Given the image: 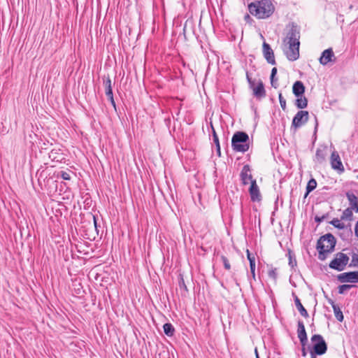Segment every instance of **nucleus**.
<instances>
[{
	"mask_svg": "<svg viewBox=\"0 0 358 358\" xmlns=\"http://www.w3.org/2000/svg\"><path fill=\"white\" fill-rule=\"evenodd\" d=\"M300 33L292 27L282 41V50L287 59L296 61L299 57Z\"/></svg>",
	"mask_w": 358,
	"mask_h": 358,
	"instance_id": "nucleus-1",
	"label": "nucleus"
},
{
	"mask_svg": "<svg viewBox=\"0 0 358 358\" xmlns=\"http://www.w3.org/2000/svg\"><path fill=\"white\" fill-rule=\"evenodd\" d=\"M248 10L257 19H265L273 13L275 7L269 0H261L250 3Z\"/></svg>",
	"mask_w": 358,
	"mask_h": 358,
	"instance_id": "nucleus-2",
	"label": "nucleus"
},
{
	"mask_svg": "<svg viewBox=\"0 0 358 358\" xmlns=\"http://www.w3.org/2000/svg\"><path fill=\"white\" fill-rule=\"evenodd\" d=\"M335 245L336 239L333 235L328 234L320 237L317 243L319 259H326L327 255L333 252Z\"/></svg>",
	"mask_w": 358,
	"mask_h": 358,
	"instance_id": "nucleus-3",
	"label": "nucleus"
},
{
	"mask_svg": "<svg viewBox=\"0 0 358 358\" xmlns=\"http://www.w3.org/2000/svg\"><path fill=\"white\" fill-rule=\"evenodd\" d=\"M248 135L243 131L236 132L231 138V146L236 152H245L249 149Z\"/></svg>",
	"mask_w": 358,
	"mask_h": 358,
	"instance_id": "nucleus-4",
	"label": "nucleus"
},
{
	"mask_svg": "<svg viewBox=\"0 0 358 358\" xmlns=\"http://www.w3.org/2000/svg\"><path fill=\"white\" fill-rule=\"evenodd\" d=\"M349 257L343 252H338L330 262L329 267L338 271H343L348 264Z\"/></svg>",
	"mask_w": 358,
	"mask_h": 358,
	"instance_id": "nucleus-5",
	"label": "nucleus"
},
{
	"mask_svg": "<svg viewBox=\"0 0 358 358\" xmlns=\"http://www.w3.org/2000/svg\"><path fill=\"white\" fill-rule=\"evenodd\" d=\"M311 341L314 343L313 350L316 355H322L326 352L327 347L322 336L318 334L313 335Z\"/></svg>",
	"mask_w": 358,
	"mask_h": 358,
	"instance_id": "nucleus-6",
	"label": "nucleus"
},
{
	"mask_svg": "<svg viewBox=\"0 0 358 358\" xmlns=\"http://www.w3.org/2000/svg\"><path fill=\"white\" fill-rule=\"evenodd\" d=\"M247 78L248 80V83L250 85V87L252 90L254 95L257 98H262L266 96V91L264 89V86L263 84V82L262 80H259L255 85V81H252L248 76H247Z\"/></svg>",
	"mask_w": 358,
	"mask_h": 358,
	"instance_id": "nucleus-7",
	"label": "nucleus"
},
{
	"mask_svg": "<svg viewBox=\"0 0 358 358\" xmlns=\"http://www.w3.org/2000/svg\"><path fill=\"white\" fill-rule=\"evenodd\" d=\"M308 120V112L306 110L299 111L293 118L292 126L299 128L304 124Z\"/></svg>",
	"mask_w": 358,
	"mask_h": 358,
	"instance_id": "nucleus-8",
	"label": "nucleus"
},
{
	"mask_svg": "<svg viewBox=\"0 0 358 358\" xmlns=\"http://www.w3.org/2000/svg\"><path fill=\"white\" fill-rule=\"evenodd\" d=\"M341 282L358 283V271H350L341 273L338 275Z\"/></svg>",
	"mask_w": 358,
	"mask_h": 358,
	"instance_id": "nucleus-9",
	"label": "nucleus"
},
{
	"mask_svg": "<svg viewBox=\"0 0 358 358\" xmlns=\"http://www.w3.org/2000/svg\"><path fill=\"white\" fill-rule=\"evenodd\" d=\"M249 193L251 201L253 202H260L262 201V194L256 180H252L249 188Z\"/></svg>",
	"mask_w": 358,
	"mask_h": 358,
	"instance_id": "nucleus-10",
	"label": "nucleus"
},
{
	"mask_svg": "<svg viewBox=\"0 0 358 358\" xmlns=\"http://www.w3.org/2000/svg\"><path fill=\"white\" fill-rule=\"evenodd\" d=\"M262 52L265 59L268 64L272 65L275 64L274 52L269 44L266 42H264L262 44Z\"/></svg>",
	"mask_w": 358,
	"mask_h": 358,
	"instance_id": "nucleus-11",
	"label": "nucleus"
},
{
	"mask_svg": "<svg viewBox=\"0 0 358 358\" xmlns=\"http://www.w3.org/2000/svg\"><path fill=\"white\" fill-rule=\"evenodd\" d=\"M330 162L332 169L341 171H343L344 170V167L341 160V157L336 151L332 152L331 155Z\"/></svg>",
	"mask_w": 358,
	"mask_h": 358,
	"instance_id": "nucleus-12",
	"label": "nucleus"
},
{
	"mask_svg": "<svg viewBox=\"0 0 358 358\" xmlns=\"http://www.w3.org/2000/svg\"><path fill=\"white\" fill-rule=\"evenodd\" d=\"M179 286L181 289L187 291V283L189 284L192 281V276L189 271H183L179 275Z\"/></svg>",
	"mask_w": 358,
	"mask_h": 358,
	"instance_id": "nucleus-13",
	"label": "nucleus"
},
{
	"mask_svg": "<svg viewBox=\"0 0 358 358\" xmlns=\"http://www.w3.org/2000/svg\"><path fill=\"white\" fill-rule=\"evenodd\" d=\"M103 85L105 87L106 94L110 100V103L113 104L114 107H115V103L113 99V90H112V82L110 77L108 76L107 77L103 78Z\"/></svg>",
	"mask_w": 358,
	"mask_h": 358,
	"instance_id": "nucleus-14",
	"label": "nucleus"
},
{
	"mask_svg": "<svg viewBox=\"0 0 358 358\" xmlns=\"http://www.w3.org/2000/svg\"><path fill=\"white\" fill-rule=\"evenodd\" d=\"M335 59L334 53L333 52V50L331 48H329L325 50L320 58V62L322 65H326L329 62H333Z\"/></svg>",
	"mask_w": 358,
	"mask_h": 358,
	"instance_id": "nucleus-15",
	"label": "nucleus"
},
{
	"mask_svg": "<svg viewBox=\"0 0 358 358\" xmlns=\"http://www.w3.org/2000/svg\"><path fill=\"white\" fill-rule=\"evenodd\" d=\"M241 178L243 185H247L250 182L252 183V180H256L253 179L252 174L250 173V169L249 165H245L241 173Z\"/></svg>",
	"mask_w": 358,
	"mask_h": 358,
	"instance_id": "nucleus-16",
	"label": "nucleus"
},
{
	"mask_svg": "<svg viewBox=\"0 0 358 358\" xmlns=\"http://www.w3.org/2000/svg\"><path fill=\"white\" fill-rule=\"evenodd\" d=\"M297 335L301 345L305 346L307 342V334L303 322L301 321L298 322Z\"/></svg>",
	"mask_w": 358,
	"mask_h": 358,
	"instance_id": "nucleus-17",
	"label": "nucleus"
},
{
	"mask_svg": "<svg viewBox=\"0 0 358 358\" xmlns=\"http://www.w3.org/2000/svg\"><path fill=\"white\" fill-rule=\"evenodd\" d=\"M292 92L296 97L303 95L305 87L301 81H296L292 87Z\"/></svg>",
	"mask_w": 358,
	"mask_h": 358,
	"instance_id": "nucleus-18",
	"label": "nucleus"
},
{
	"mask_svg": "<svg viewBox=\"0 0 358 358\" xmlns=\"http://www.w3.org/2000/svg\"><path fill=\"white\" fill-rule=\"evenodd\" d=\"M327 156V149L325 148L317 149L315 155V162L318 164L323 163Z\"/></svg>",
	"mask_w": 358,
	"mask_h": 358,
	"instance_id": "nucleus-19",
	"label": "nucleus"
},
{
	"mask_svg": "<svg viewBox=\"0 0 358 358\" xmlns=\"http://www.w3.org/2000/svg\"><path fill=\"white\" fill-rule=\"evenodd\" d=\"M346 196L351 206V208L358 212V197L351 192H348Z\"/></svg>",
	"mask_w": 358,
	"mask_h": 358,
	"instance_id": "nucleus-20",
	"label": "nucleus"
},
{
	"mask_svg": "<svg viewBox=\"0 0 358 358\" xmlns=\"http://www.w3.org/2000/svg\"><path fill=\"white\" fill-rule=\"evenodd\" d=\"M247 257L250 262V272L254 279H255V257L250 253L249 250H247Z\"/></svg>",
	"mask_w": 358,
	"mask_h": 358,
	"instance_id": "nucleus-21",
	"label": "nucleus"
},
{
	"mask_svg": "<svg viewBox=\"0 0 358 358\" xmlns=\"http://www.w3.org/2000/svg\"><path fill=\"white\" fill-rule=\"evenodd\" d=\"M294 302H295L296 307L298 309V310L299 311L300 314L306 318L308 317L309 315H308L307 310L303 307V306L301 304L300 299L297 296L295 297Z\"/></svg>",
	"mask_w": 358,
	"mask_h": 358,
	"instance_id": "nucleus-22",
	"label": "nucleus"
},
{
	"mask_svg": "<svg viewBox=\"0 0 358 358\" xmlns=\"http://www.w3.org/2000/svg\"><path fill=\"white\" fill-rule=\"evenodd\" d=\"M295 104L298 108H305L308 105V100L303 95H301L297 97Z\"/></svg>",
	"mask_w": 358,
	"mask_h": 358,
	"instance_id": "nucleus-23",
	"label": "nucleus"
},
{
	"mask_svg": "<svg viewBox=\"0 0 358 358\" xmlns=\"http://www.w3.org/2000/svg\"><path fill=\"white\" fill-rule=\"evenodd\" d=\"M163 329H164V334L166 336L171 337L174 335L175 329L171 323L164 324L163 326Z\"/></svg>",
	"mask_w": 358,
	"mask_h": 358,
	"instance_id": "nucleus-24",
	"label": "nucleus"
},
{
	"mask_svg": "<svg viewBox=\"0 0 358 358\" xmlns=\"http://www.w3.org/2000/svg\"><path fill=\"white\" fill-rule=\"evenodd\" d=\"M332 308L334 309V315L336 319L339 322H342L343 320V315L340 308L336 305L333 301L331 302Z\"/></svg>",
	"mask_w": 358,
	"mask_h": 358,
	"instance_id": "nucleus-25",
	"label": "nucleus"
},
{
	"mask_svg": "<svg viewBox=\"0 0 358 358\" xmlns=\"http://www.w3.org/2000/svg\"><path fill=\"white\" fill-rule=\"evenodd\" d=\"M352 208H348L343 210V214L341 215V220H352Z\"/></svg>",
	"mask_w": 358,
	"mask_h": 358,
	"instance_id": "nucleus-26",
	"label": "nucleus"
},
{
	"mask_svg": "<svg viewBox=\"0 0 358 358\" xmlns=\"http://www.w3.org/2000/svg\"><path fill=\"white\" fill-rule=\"evenodd\" d=\"M316 186H317V182L315 179L312 178L310 179L308 184H307V186H306V195L308 194H309L311 191H313V189H315L316 188Z\"/></svg>",
	"mask_w": 358,
	"mask_h": 358,
	"instance_id": "nucleus-27",
	"label": "nucleus"
},
{
	"mask_svg": "<svg viewBox=\"0 0 358 358\" xmlns=\"http://www.w3.org/2000/svg\"><path fill=\"white\" fill-rule=\"evenodd\" d=\"M88 218H89V221L91 222L92 221V224H90V229L92 232H96V219L94 215L90 214L89 216H88Z\"/></svg>",
	"mask_w": 358,
	"mask_h": 358,
	"instance_id": "nucleus-28",
	"label": "nucleus"
},
{
	"mask_svg": "<svg viewBox=\"0 0 358 358\" xmlns=\"http://www.w3.org/2000/svg\"><path fill=\"white\" fill-rule=\"evenodd\" d=\"M333 226H334L335 227L338 228V229H343L345 225L343 223H342L341 222V220H339L338 219H334L333 220L331 221L330 222Z\"/></svg>",
	"mask_w": 358,
	"mask_h": 358,
	"instance_id": "nucleus-29",
	"label": "nucleus"
},
{
	"mask_svg": "<svg viewBox=\"0 0 358 358\" xmlns=\"http://www.w3.org/2000/svg\"><path fill=\"white\" fill-rule=\"evenodd\" d=\"M350 266L358 268V254H356V253L352 254L351 263H350Z\"/></svg>",
	"mask_w": 358,
	"mask_h": 358,
	"instance_id": "nucleus-30",
	"label": "nucleus"
},
{
	"mask_svg": "<svg viewBox=\"0 0 358 358\" xmlns=\"http://www.w3.org/2000/svg\"><path fill=\"white\" fill-rule=\"evenodd\" d=\"M213 141H214L215 143L216 144L217 151L220 153V147L219 139H218V136L213 128Z\"/></svg>",
	"mask_w": 358,
	"mask_h": 358,
	"instance_id": "nucleus-31",
	"label": "nucleus"
},
{
	"mask_svg": "<svg viewBox=\"0 0 358 358\" xmlns=\"http://www.w3.org/2000/svg\"><path fill=\"white\" fill-rule=\"evenodd\" d=\"M278 98H279V101H280V106H281L282 109L283 110H285V109H286V100L282 97V95L281 93L279 94Z\"/></svg>",
	"mask_w": 358,
	"mask_h": 358,
	"instance_id": "nucleus-32",
	"label": "nucleus"
},
{
	"mask_svg": "<svg viewBox=\"0 0 358 358\" xmlns=\"http://www.w3.org/2000/svg\"><path fill=\"white\" fill-rule=\"evenodd\" d=\"M71 173H73L71 171H62L61 172V177L66 180H71Z\"/></svg>",
	"mask_w": 358,
	"mask_h": 358,
	"instance_id": "nucleus-33",
	"label": "nucleus"
},
{
	"mask_svg": "<svg viewBox=\"0 0 358 358\" xmlns=\"http://www.w3.org/2000/svg\"><path fill=\"white\" fill-rule=\"evenodd\" d=\"M221 259H222V262L224 264V268L227 270H230L231 266H230V264H229V262L228 259L226 257H224V256H222Z\"/></svg>",
	"mask_w": 358,
	"mask_h": 358,
	"instance_id": "nucleus-34",
	"label": "nucleus"
},
{
	"mask_svg": "<svg viewBox=\"0 0 358 358\" xmlns=\"http://www.w3.org/2000/svg\"><path fill=\"white\" fill-rule=\"evenodd\" d=\"M352 285H342L338 287V292L340 294H343L345 291L349 289Z\"/></svg>",
	"mask_w": 358,
	"mask_h": 358,
	"instance_id": "nucleus-35",
	"label": "nucleus"
},
{
	"mask_svg": "<svg viewBox=\"0 0 358 358\" xmlns=\"http://www.w3.org/2000/svg\"><path fill=\"white\" fill-rule=\"evenodd\" d=\"M276 73H277V69L275 67H273L271 70V83L272 86H274L273 85L274 77L276 75Z\"/></svg>",
	"mask_w": 358,
	"mask_h": 358,
	"instance_id": "nucleus-36",
	"label": "nucleus"
},
{
	"mask_svg": "<svg viewBox=\"0 0 358 358\" xmlns=\"http://www.w3.org/2000/svg\"><path fill=\"white\" fill-rule=\"evenodd\" d=\"M268 275L270 277H272L273 278H276V273H275V270H271L269 271L268 272Z\"/></svg>",
	"mask_w": 358,
	"mask_h": 358,
	"instance_id": "nucleus-37",
	"label": "nucleus"
},
{
	"mask_svg": "<svg viewBox=\"0 0 358 358\" xmlns=\"http://www.w3.org/2000/svg\"><path fill=\"white\" fill-rule=\"evenodd\" d=\"M289 264L293 267L294 265H296V261H294V264L293 263V259L292 258L291 252H289Z\"/></svg>",
	"mask_w": 358,
	"mask_h": 358,
	"instance_id": "nucleus-38",
	"label": "nucleus"
},
{
	"mask_svg": "<svg viewBox=\"0 0 358 358\" xmlns=\"http://www.w3.org/2000/svg\"><path fill=\"white\" fill-rule=\"evenodd\" d=\"M355 235L357 236V237L358 238V221L355 224Z\"/></svg>",
	"mask_w": 358,
	"mask_h": 358,
	"instance_id": "nucleus-39",
	"label": "nucleus"
},
{
	"mask_svg": "<svg viewBox=\"0 0 358 358\" xmlns=\"http://www.w3.org/2000/svg\"><path fill=\"white\" fill-rule=\"evenodd\" d=\"M303 348H302V355L303 357H306V349H305V346H302Z\"/></svg>",
	"mask_w": 358,
	"mask_h": 358,
	"instance_id": "nucleus-40",
	"label": "nucleus"
},
{
	"mask_svg": "<svg viewBox=\"0 0 358 358\" xmlns=\"http://www.w3.org/2000/svg\"><path fill=\"white\" fill-rule=\"evenodd\" d=\"M245 20L246 21H249V20H251V17H250V15H248V14L245 15Z\"/></svg>",
	"mask_w": 358,
	"mask_h": 358,
	"instance_id": "nucleus-41",
	"label": "nucleus"
},
{
	"mask_svg": "<svg viewBox=\"0 0 358 358\" xmlns=\"http://www.w3.org/2000/svg\"><path fill=\"white\" fill-rule=\"evenodd\" d=\"M186 29H187V25L185 24V27H184V29H183V31H184V34H185L186 33Z\"/></svg>",
	"mask_w": 358,
	"mask_h": 358,
	"instance_id": "nucleus-42",
	"label": "nucleus"
},
{
	"mask_svg": "<svg viewBox=\"0 0 358 358\" xmlns=\"http://www.w3.org/2000/svg\"><path fill=\"white\" fill-rule=\"evenodd\" d=\"M255 353H256V357H257V358H259V356H258V353H257V349L255 350Z\"/></svg>",
	"mask_w": 358,
	"mask_h": 358,
	"instance_id": "nucleus-43",
	"label": "nucleus"
},
{
	"mask_svg": "<svg viewBox=\"0 0 358 358\" xmlns=\"http://www.w3.org/2000/svg\"><path fill=\"white\" fill-rule=\"evenodd\" d=\"M127 1H128V3H129V0H128ZM129 6H130V4H129V3H128V4H127V8H129Z\"/></svg>",
	"mask_w": 358,
	"mask_h": 358,
	"instance_id": "nucleus-44",
	"label": "nucleus"
},
{
	"mask_svg": "<svg viewBox=\"0 0 358 358\" xmlns=\"http://www.w3.org/2000/svg\"><path fill=\"white\" fill-rule=\"evenodd\" d=\"M311 357H312V358H315V357L313 355V353L311 354Z\"/></svg>",
	"mask_w": 358,
	"mask_h": 358,
	"instance_id": "nucleus-45",
	"label": "nucleus"
}]
</instances>
